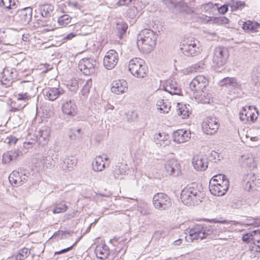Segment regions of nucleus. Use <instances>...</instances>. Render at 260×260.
Listing matches in <instances>:
<instances>
[{"mask_svg": "<svg viewBox=\"0 0 260 260\" xmlns=\"http://www.w3.org/2000/svg\"><path fill=\"white\" fill-rule=\"evenodd\" d=\"M221 230V227L219 225L204 226L200 224L196 225L185 230V240L188 242H197L207 238L225 239L220 235Z\"/></svg>", "mask_w": 260, "mask_h": 260, "instance_id": "f257e3e1", "label": "nucleus"}, {"mask_svg": "<svg viewBox=\"0 0 260 260\" xmlns=\"http://www.w3.org/2000/svg\"><path fill=\"white\" fill-rule=\"evenodd\" d=\"M202 186L196 182L188 184L181 191L180 199L187 206H195L202 202Z\"/></svg>", "mask_w": 260, "mask_h": 260, "instance_id": "f03ea898", "label": "nucleus"}, {"mask_svg": "<svg viewBox=\"0 0 260 260\" xmlns=\"http://www.w3.org/2000/svg\"><path fill=\"white\" fill-rule=\"evenodd\" d=\"M156 36L149 29H144L138 35L137 44L140 50L144 53L150 52L154 48Z\"/></svg>", "mask_w": 260, "mask_h": 260, "instance_id": "7ed1b4c3", "label": "nucleus"}, {"mask_svg": "<svg viewBox=\"0 0 260 260\" xmlns=\"http://www.w3.org/2000/svg\"><path fill=\"white\" fill-rule=\"evenodd\" d=\"M128 68L134 76L139 78L145 77L148 72L145 61L138 57H134L129 61Z\"/></svg>", "mask_w": 260, "mask_h": 260, "instance_id": "20e7f679", "label": "nucleus"}, {"mask_svg": "<svg viewBox=\"0 0 260 260\" xmlns=\"http://www.w3.org/2000/svg\"><path fill=\"white\" fill-rule=\"evenodd\" d=\"M180 49L186 56H195L202 50L199 42L192 38H187L183 40Z\"/></svg>", "mask_w": 260, "mask_h": 260, "instance_id": "39448f33", "label": "nucleus"}, {"mask_svg": "<svg viewBox=\"0 0 260 260\" xmlns=\"http://www.w3.org/2000/svg\"><path fill=\"white\" fill-rule=\"evenodd\" d=\"M152 202L155 208L160 211L167 210L172 206L171 198L162 192H158L154 194Z\"/></svg>", "mask_w": 260, "mask_h": 260, "instance_id": "423d86ee", "label": "nucleus"}, {"mask_svg": "<svg viewBox=\"0 0 260 260\" xmlns=\"http://www.w3.org/2000/svg\"><path fill=\"white\" fill-rule=\"evenodd\" d=\"M29 175V173L26 169L20 168L17 170L13 171L10 174L9 182L14 186H20L27 180Z\"/></svg>", "mask_w": 260, "mask_h": 260, "instance_id": "0eeeda50", "label": "nucleus"}, {"mask_svg": "<svg viewBox=\"0 0 260 260\" xmlns=\"http://www.w3.org/2000/svg\"><path fill=\"white\" fill-rule=\"evenodd\" d=\"M258 113L254 106H245L239 113L240 119L245 124L254 122L257 118Z\"/></svg>", "mask_w": 260, "mask_h": 260, "instance_id": "6e6552de", "label": "nucleus"}, {"mask_svg": "<svg viewBox=\"0 0 260 260\" xmlns=\"http://www.w3.org/2000/svg\"><path fill=\"white\" fill-rule=\"evenodd\" d=\"M207 79L203 75L197 76L194 77L189 85V89L194 93H197L196 96L200 95L205 96V94H203V89L208 85Z\"/></svg>", "mask_w": 260, "mask_h": 260, "instance_id": "1a4fd4ad", "label": "nucleus"}, {"mask_svg": "<svg viewBox=\"0 0 260 260\" xmlns=\"http://www.w3.org/2000/svg\"><path fill=\"white\" fill-rule=\"evenodd\" d=\"M229 56L228 49L225 47H219L215 49L213 57V64L217 67H221L225 64Z\"/></svg>", "mask_w": 260, "mask_h": 260, "instance_id": "9d476101", "label": "nucleus"}, {"mask_svg": "<svg viewBox=\"0 0 260 260\" xmlns=\"http://www.w3.org/2000/svg\"><path fill=\"white\" fill-rule=\"evenodd\" d=\"M96 60L92 58H84L81 59L78 64L79 70L85 75H90L95 71Z\"/></svg>", "mask_w": 260, "mask_h": 260, "instance_id": "9b49d317", "label": "nucleus"}, {"mask_svg": "<svg viewBox=\"0 0 260 260\" xmlns=\"http://www.w3.org/2000/svg\"><path fill=\"white\" fill-rule=\"evenodd\" d=\"M219 126V120L215 117H207L202 123L203 131L207 135H211L216 133Z\"/></svg>", "mask_w": 260, "mask_h": 260, "instance_id": "f8f14e48", "label": "nucleus"}, {"mask_svg": "<svg viewBox=\"0 0 260 260\" xmlns=\"http://www.w3.org/2000/svg\"><path fill=\"white\" fill-rule=\"evenodd\" d=\"M220 86L229 88L230 94L238 93L241 90V84L234 77H226L221 80L219 82Z\"/></svg>", "mask_w": 260, "mask_h": 260, "instance_id": "ddd939ff", "label": "nucleus"}, {"mask_svg": "<svg viewBox=\"0 0 260 260\" xmlns=\"http://www.w3.org/2000/svg\"><path fill=\"white\" fill-rule=\"evenodd\" d=\"M17 72L14 68L7 67L0 74V81L7 86L10 85L14 80L17 77Z\"/></svg>", "mask_w": 260, "mask_h": 260, "instance_id": "4468645a", "label": "nucleus"}, {"mask_svg": "<svg viewBox=\"0 0 260 260\" xmlns=\"http://www.w3.org/2000/svg\"><path fill=\"white\" fill-rule=\"evenodd\" d=\"M32 14V9L30 7H26L17 11L15 19L18 23L25 25L30 21Z\"/></svg>", "mask_w": 260, "mask_h": 260, "instance_id": "2eb2a0df", "label": "nucleus"}, {"mask_svg": "<svg viewBox=\"0 0 260 260\" xmlns=\"http://www.w3.org/2000/svg\"><path fill=\"white\" fill-rule=\"evenodd\" d=\"M55 151L53 149H50L44 154L41 160L44 167L49 169L53 168L56 165V159L58 158L57 154L54 155Z\"/></svg>", "mask_w": 260, "mask_h": 260, "instance_id": "dca6fc26", "label": "nucleus"}, {"mask_svg": "<svg viewBox=\"0 0 260 260\" xmlns=\"http://www.w3.org/2000/svg\"><path fill=\"white\" fill-rule=\"evenodd\" d=\"M164 166L167 175L178 176L181 173L180 166L176 159L167 160Z\"/></svg>", "mask_w": 260, "mask_h": 260, "instance_id": "f3484780", "label": "nucleus"}, {"mask_svg": "<svg viewBox=\"0 0 260 260\" xmlns=\"http://www.w3.org/2000/svg\"><path fill=\"white\" fill-rule=\"evenodd\" d=\"M192 164L197 171H204L208 168V158L205 155L197 154L193 157Z\"/></svg>", "mask_w": 260, "mask_h": 260, "instance_id": "a211bd4d", "label": "nucleus"}, {"mask_svg": "<svg viewBox=\"0 0 260 260\" xmlns=\"http://www.w3.org/2000/svg\"><path fill=\"white\" fill-rule=\"evenodd\" d=\"M163 88L166 91L172 95H180L181 93L180 86L174 79H170L167 80Z\"/></svg>", "mask_w": 260, "mask_h": 260, "instance_id": "6ab92c4d", "label": "nucleus"}, {"mask_svg": "<svg viewBox=\"0 0 260 260\" xmlns=\"http://www.w3.org/2000/svg\"><path fill=\"white\" fill-rule=\"evenodd\" d=\"M15 96L19 103L18 106L12 107L13 111H18L23 109L27 104V101L31 98V95H28L26 93L21 91L16 94Z\"/></svg>", "mask_w": 260, "mask_h": 260, "instance_id": "aec40b11", "label": "nucleus"}, {"mask_svg": "<svg viewBox=\"0 0 260 260\" xmlns=\"http://www.w3.org/2000/svg\"><path fill=\"white\" fill-rule=\"evenodd\" d=\"M222 184H219L210 189V192L215 196H222L228 191L229 187V181H222Z\"/></svg>", "mask_w": 260, "mask_h": 260, "instance_id": "412c9836", "label": "nucleus"}, {"mask_svg": "<svg viewBox=\"0 0 260 260\" xmlns=\"http://www.w3.org/2000/svg\"><path fill=\"white\" fill-rule=\"evenodd\" d=\"M173 137L174 142L177 143H184L190 139V133L185 130L178 129L174 132Z\"/></svg>", "mask_w": 260, "mask_h": 260, "instance_id": "4be33fe9", "label": "nucleus"}, {"mask_svg": "<svg viewBox=\"0 0 260 260\" xmlns=\"http://www.w3.org/2000/svg\"><path fill=\"white\" fill-rule=\"evenodd\" d=\"M65 91L60 88H49L44 90V94L50 101H54L60 95L64 93Z\"/></svg>", "mask_w": 260, "mask_h": 260, "instance_id": "5701e85b", "label": "nucleus"}, {"mask_svg": "<svg viewBox=\"0 0 260 260\" xmlns=\"http://www.w3.org/2000/svg\"><path fill=\"white\" fill-rule=\"evenodd\" d=\"M97 257L101 259H106L109 255V248L106 244H99L94 250Z\"/></svg>", "mask_w": 260, "mask_h": 260, "instance_id": "b1692460", "label": "nucleus"}, {"mask_svg": "<svg viewBox=\"0 0 260 260\" xmlns=\"http://www.w3.org/2000/svg\"><path fill=\"white\" fill-rule=\"evenodd\" d=\"M62 111L64 114L73 116L77 114V108L75 104L70 100L62 105Z\"/></svg>", "mask_w": 260, "mask_h": 260, "instance_id": "393cba45", "label": "nucleus"}, {"mask_svg": "<svg viewBox=\"0 0 260 260\" xmlns=\"http://www.w3.org/2000/svg\"><path fill=\"white\" fill-rule=\"evenodd\" d=\"M127 27V24L123 20H119L116 21L115 33L119 39H121L125 36Z\"/></svg>", "mask_w": 260, "mask_h": 260, "instance_id": "a878e982", "label": "nucleus"}, {"mask_svg": "<svg viewBox=\"0 0 260 260\" xmlns=\"http://www.w3.org/2000/svg\"><path fill=\"white\" fill-rule=\"evenodd\" d=\"M37 141L38 144L42 146H45L49 141V131L47 129H41L36 136Z\"/></svg>", "mask_w": 260, "mask_h": 260, "instance_id": "bb28decb", "label": "nucleus"}, {"mask_svg": "<svg viewBox=\"0 0 260 260\" xmlns=\"http://www.w3.org/2000/svg\"><path fill=\"white\" fill-rule=\"evenodd\" d=\"M169 138V136L168 134L166 133H159L154 136L155 142L156 144L159 146L165 147L169 145L170 144Z\"/></svg>", "mask_w": 260, "mask_h": 260, "instance_id": "cd10ccee", "label": "nucleus"}, {"mask_svg": "<svg viewBox=\"0 0 260 260\" xmlns=\"http://www.w3.org/2000/svg\"><path fill=\"white\" fill-rule=\"evenodd\" d=\"M103 64L107 70L114 68V50H110L106 53L103 59Z\"/></svg>", "mask_w": 260, "mask_h": 260, "instance_id": "c85d7f7f", "label": "nucleus"}, {"mask_svg": "<svg viewBox=\"0 0 260 260\" xmlns=\"http://www.w3.org/2000/svg\"><path fill=\"white\" fill-rule=\"evenodd\" d=\"M62 161L61 167L62 170L65 171H71L77 164L76 159L73 157H63L62 158Z\"/></svg>", "mask_w": 260, "mask_h": 260, "instance_id": "c756f323", "label": "nucleus"}, {"mask_svg": "<svg viewBox=\"0 0 260 260\" xmlns=\"http://www.w3.org/2000/svg\"><path fill=\"white\" fill-rule=\"evenodd\" d=\"M243 28L249 33H255L259 31L260 24L256 22L247 21L243 24Z\"/></svg>", "mask_w": 260, "mask_h": 260, "instance_id": "7c9ffc66", "label": "nucleus"}, {"mask_svg": "<svg viewBox=\"0 0 260 260\" xmlns=\"http://www.w3.org/2000/svg\"><path fill=\"white\" fill-rule=\"evenodd\" d=\"M92 169L95 172H101L106 168V163L104 162L103 157L102 156L95 157L92 163Z\"/></svg>", "mask_w": 260, "mask_h": 260, "instance_id": "2f4dec72", "label": "nucleus"}, {"mask_svg": "<svg viewBox=\"0 0 260 260\" xmlns=\"http://www.w3.org/2000/svg\"><path fill=\"white\" fill-rule=\"evenodd\" d=\"M19 155L17 150H12L4 153L3 155L2 161L4 164H8L11 161L15 160Z\"/></svg>", "mask_w": 260, "mask_h": 260, "instance_id": "473e14b6", "label": "nucleus"}, {"mask_svg": "<svg viewBox=\"0 0 260 260\" xmlns=\"http://www.w3.org/2000/svg\"><path fill=\"white\" fill-rule=\"evenodd\" d=\"M115 94L123 93L127 90V84L123 79L115 81Z\"/></svg>", "mask_w": 260, "mask_h": 260, "instance_id": "72a5a7b5", "label": "nucleus"}, {"mask_svg": "<svg viewBox=\"0 0 260 260\" xmlns=\"http://www.w3.org/2000/svg\"><path fill=\"white\" fill-rule=\"evenodd\" d=\"M19 89L21 92L26 93L28 95H31V91L34 89L33 84L29 81H24L21 82Z\"/></svg>", "mask_w": 260, "mask_h": 260, "instance_id": "f704fd0d", "label": "nucleus"}, {"mask_svg": "<svg viewBox=\"0 0 260 260\" xmlns=\"http://www.w3.org/2000/svg\"><path fill=\"white\" fill-rule=\"evenodd\" d=\"M156 106L157 109L162 113H168L171 108V104L164 100H160L157 102Z\"/></svg>", "mask_w": 260, "mask_h": 260, "instance_id": "c9c22d12", "label": "nucleus"}, {"mask_svg": "<svg viewBox=\"0 0 260 260\" xmlns=\"http://www.w3.org/2000/svg\"><path fill=\"white\" fill-rule=\"evenodd\" d=\"M53 6L50 4H45L40 7V11L43 18H48L51 16Z\"/></svg>", "mask_w": 260, "mask_h": 260, "instance_id": "e433bc0d", "label": "nucleus"}, {"mask_svg": "<svg viewBox=\"0 0 260 260\" xmlns=\"http://www.w3.org/2000/svg\"><path fill=\"white\" fill-rule=\"evenodd\" d=\"M92 86V80L91 79H88L84 85L83 86L82 89L81 90V94L83 97L80 98V100L81 101L85 100L90 91V88Z\"/></svg>", "mask_w": 260, "mask_h": 260, "instance_id": "4c0bfd02", "label": "nucleus"}, {"mask_svg": "<svg viewBox=\"0 0 260 260\" xmlns=\"http://www.w3.org/2000/svg\"><path fill=\"white\" fill-rule=\"evenodd\" d=\"M177 109V114L181 116L182 118H186L189 116V110L186 105H180L178 104Z\"/></svg>", "mask_w": 260, "mask_h": 260, "instance_id": "58836bf2", "label": "nucleus"}, {"mask_svg": "<svg viewBox=\"0 0 260 260\" xmlns=\"http://www.w3.org/2000/svg\"><path fill=\"white\" fill-rule=\"evenodd\" d=\"M72 19L69 15L64 14L58 17L57 22L59 25L64 27L71 22Z\"/></svg>", "mask_w": 260, "mask_h": 260, "instance_id": "ea45409f", "label": "nucleus"}, {"mask_svg": "<svg viewBox=\"0 0 260 260\" xmlns=\"http://www.w3.org/2000/svg\"><path fill=\"white\" fill-rule=\"evenodd\" d=\"M232 11H237L238 10H241L246 6V4L243 1H233L230 4Z\"/></svg>", "mask_w": 260, "mask_h": 260, "instance_id": "a19ab883", "label": "nucleus"}, {"mask_svg": "<svg viewBox=\"0 0 260 260\" xmlns=\"http://www.w3.org/2000/svg\"><path fill=\"white\" fill-rule=\"evenodd\" d=\"M205 68V64L201 61L191 66L188 72L190 73L202 72Z\"/></svg>", "mask_w": 260, "mask_h": 260, "instance_id": "79ce46f5", "label": "nucleus"}, {"mask_svg": "<svg viewBox=\"0 0 260 260\" xmlns=\"http://www.w3.org/2000/svg\"><path fill=\"white\" fill-rule=\"evenodd\" d=\"M241 158L246 165L249 167H254L255 164L253 161V158L251 155H242Z\"/></svg>", "mask_w": 260, "mask_h": 260, "instance_id": "37998d69", "label": "nucleus"}, {"mask_svg": "<svg viewBox=\"0 0 260 260\" xmlns=\"http://www.w3.org/2000/svg\"><path fill=\"white\" fill-rule=\"evenodd\" d=\"M30 254L29 250L27 248H23L19 251L17 255V259L19 260L24 259Z\"/></svg>", "mask_w": 260, "mask_h": 260, "instance_id": "c03bdc74", "label": "nucleus"}, {"mask_svg": "<svg viewBox=\"0 0 260 260\" xmlns=\"http://www.w3.org/2000/svg\"><path fill=\"white\" fill-rule=\"evenodd\" d=\"M212 21L214 24L219 25L228 24L229 22V19L224 16L214 17L212 19Z\"/></svg>", "mask_w": 260, "mask_h": 260, "instance_id": "a18cd8bd", "label": "nucleus"}, {"mask_svg": "<svg viewBox=\"0 0 260 260\" xmlns=\"http://www.w3.org/2000/svg\"><path fill=\"white\" fill-rule=\"evenodd\" d=\"M15 5V2H12L11 0H1L0 1V7L6 9H12V7Z\"/></svg>", "mask_w": 260, "mask_h": 260, "instance_id": "49530a36", "label": "nucleus"}, {"mask_svg": "<svg viewBox=\"0 0 260 260\" xmlns=\"http://www.w3.org/2000/svg\"><path fill=\"white\" fill-rule=\"evenodd\" d=\"M120 165H116L115 168V173L117 174H122L125 172L126 169V165L125 163L119 164Z\"/></svg>", "mask_w": 260, "mask_h": 260, "instance_id": "de8ad7c7", "label": "nucleus"}, {"mask_svg": "<svg viewBox=\"0 0 260 260\" xmlns=\"http://www.w3.org/2000/svg\"><path fill=\"white\" fill-rule=\"evenodd\" d=\"M68 207L66 204L60 205L56 206L52 210L53 213H60L67 211Z\"/></svg>", "mask_w": 260, "mask_h": 260, "instance_id": "09e8293b", "label": "nucleus"}, {"mask_svg": "<svg viewBox=\"0 0 260 260\" xmlns=\"http://www.w3.org/2000/svg\"><path fill=\"white\" fill-rule=\"evenodd\" d=\"M48 21L43 18V19H39L36 22L34 23V26L35 28H38L47 26L48 24Z\"/></svg>", "mask_w": 260, "mask_h": 260, "instance_id": "8fccbe9b", "label": "nucleus"}, {"mask_svg": "<svg viewBox=\"0 0 260 260\" xmlns=\"http://www.w3.org/2000/svg\"><path fill=\"white\" fill-rule=\"evenodd\" d=\"M73 233V232L70 231L64 232L63 231L59 230L54 234L53 236H58L60 239H62L66 238V234L70 235Z\"/></svg>", "mask_w": 260, "mask_h": 260, "instance_id": "3c124183", "label": "nucleus"}, {"mask_svg": "<svg viewBox=\"0 0 260 260\" xmlns=\"http://www.w3.org/2000/svg\"><path fill=\"white\" fill-rule=\"evenodd\" d=\"M67 6L72 9L80 10L81 6L75 1H71L70 0L67 2Z\"/></svg>", "mask_w": 260, "mask_h": 260, "instance_id": "603ef678", "label": "nucleus"}, {"mask_svg": "<svg viewBox=\"0 0 260 260\" xmlns=\"http://www.w3.org/2000/svg\"><path fill=\"white\" fill-rule=\"evenodd\" d=\"M77 242H78V241H76L72 245H71L70 247H67L66 248H64V249H61V250H60L59 251H55V253H54V255L61 254L66 253V252H67L72 250L73 249V248L74 247V246L76 245Z\"/></svg>", "mask_w": 260, "mask_h": 260, "instance_id": "864d4df0", "label": "nucleus"}, {"mask_svg": "<svg viewBox=\"0 0 260 260\" xmlns=\"http://www.w3.org/2000/svg\"><path fill=\"white\" fill-rule=\"evenodd\" d=\"M166 236V233L162 231H157L154 232L153 237L156 239H159L161 238H164Z\"/></svg>", "mask_w": 260, "mask_h": 260, "instance_id": "5fc2aeb1", "label": "nucleus"}, {"mask_svg": "<svg viewBox=\"0 0 260 260\" xmlns=\"http://www.w3.org/2000/svg\"><path fill=\"white\" fill-rule=\"evenodd\" d=\"M213 178L216 179L215 180L217 181L218 182H221V183L222 182V181H229L226 177L225 175L222 174L215 175L213 177Z\"/></svg>", "mask_w": 260, "mask_h": 260, "instance_id": "6e6d98bb", "label": "nucleus"}, {"mask_svg": "<svg viewBox=\"0 0 260 260\" xmlns=\"http://www.w3.org/2000/svg\"><path fill=\"white\" fill-rule=\"evenodd\" d=\"M171 3L172 4H173L174 6V7L175 8H178V7H181V8H185L187 7V4L186 3L183 2H174V1H172V0H171Z\"/></svg>", "mask_w": 260, "mask_h": 260, "instance_id": "4d7b16f0", "label": "nucleus"}, {"mask_svg": "<svg viewBox=\"0 0 260 260\" xmlns=\"http://www.w3.org/2000/svg\"><path fill=\"white\" fill-rule=\"evenodd\" d=\"M6 140H8V144L10 146L15 144L18 141V139L16 137L12 135L7 137Z\"/></svg>", "mask_w": 260, "mask_h": 260, "instance_id": "13d9d810", "label": "nucleus"}, {"mask_svg": "<svg viewBox=\"0 0 260 260\" xmlns=\"http://www.w3.org/2000/svg\"><path fill=\"white\" fill-rule=\"evenodd\" d=\"M133 0H119L116 5L118 7L127 6L130 4Z\"/></svg>", "mask_w": 260, "mask_h": 260, "instance_id": "bf43d9fd", "label": "nucleus"}, {"mask_svg": "<svg viewBox=\"0 0 260 260\" xmlns=\"http://www.w3.org/2000/svg\"><path fill=\"white\" fill-rule=\"evenodd\" d=\"M211 157L213 160H214L215 162L220 160V154L215 151H212L211 152Z\"/></svg>", "mask_w": 260, "mask_h": 260, "instance_id": "052dcab7", "label": "nucleus"}, {"mask_svg": "<svg viewBox=\"0 0 260 260\" xmlns=\"http://www.w3.org/2000/svg\"><path fill=\"white\" fill-rule=\"evenodd\" d=\"M228 11V6L223 5L218 8V12L221 14H224Z\"/></svg>", "mask_w": 260, "mask_h": 260, "instance_id": "680f3d73", "label": "nucleus"}, {"mask_svg": "<svg viewBox=\"0 0 260 260\" xmlns=\"http://www.w3.org/2000/svg\"><path fill=\"white\" fill-rule=\"evenodd\" d=\"M216 179L212 178L209 182V190L211 189L212 188L214 187V186H216L217 185H218L219 183L215 180Z\"/></svg>", "mask_w": 260, "mask_h": 260, "instance_id": "e2e57ef3", "label": "nucleus"}, {"mask_svg": "<svg viewBox=\"0 0 260 260\" xmlns=\"http://www.w3.org/2000/svg\"><path fill=\"white\" fill-rule=\"evenodd\" d=\"M254 245L256 252H260V240H254Z\"/></svg>", "mask_w": 260, "mask_h": 260, "instance_id": "0e129e2a", "label": "nucleus"}, {"mask_svg": "<svg viewBox=\"0 0 260 260\" xmlns=\"http://www.w3.org/2000/svg\"><path fill=\"white\" fill-rule=\"evenodd\" d=\"M253 183L250 181H247L245 184V189L247 190H250L252 187Z\"/></svg>", "mask_w": 260, "mask_h": 260, "instance_id": "69168bd1", "label": "nucleus"}, {"mask_svg": "<svg viewBox=\"0 0 260 260\" xmlns=\"http://www.w3.org/2000/svg\"><path fill=\"white\" fill-rule=\"evenodd\" d=\"M76 36V34H75L73 32H71L69 34H68L67 36H66L64 38L63 40H71L74 37H75Z\"/></svg>", "mask_w": 260, "mask_h": 260, "instance_id": "338daca9", "label": "nucleus"}, {"mask_svg": "<svg viewBox=\"0 0 260 260\" xmlns=\"http://www.w3.org/2000/svg\"><path fill=\"white\" fill-rule=\"evenodd\" d=\"M242 240L243 241L249 243L250 240V237H249L248 234L244 235L242 237Z\"/></svg>", "mask_w": 260, "mask_h": 260, "instance_id": "774afa93", "label": "nucleus"}]
</instances>
